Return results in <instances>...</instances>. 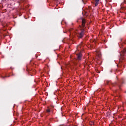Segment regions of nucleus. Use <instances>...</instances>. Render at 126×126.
Returning <instances> with one entry per match:
<instances>
[{"mask_svg":"<svg viewBox=\"0 0 126 126\" xmlns=\"http://www.w3.org/2000/svg\"><path fill=\"white\" fill-rule=\"evenodd\" d=\"M79 48H80V46L78 45L77 47V49H78Z\"/></svg>","mask_w":126,"mask_h":126,"instance_id":"nucleus-9","label":"nucleus"},{"mask_svg":"<svg viewBox=\"0 0 126 126\" xmlns=\"http://www.w3.org/2000/svg\"><path fill=\"white\" fill-rule=\"evenodd\" d=\"M0 77H1V78H3V79H4V78H6V77H7V76H0Z\"/></svg>","mask_w":126,"mask_h":126,"instance_id":"nucleus-7","label":"nucleus"},{"mask_svg":"<svg viewBox=\"0 0 126 126\" xmlns=\"http://www.w3.org/2000/svg\"><path fill=\"white\" fill-rule=\"evenodd\" d=\"M77 61H81V59H82V54L81 53H79L77 55Z\"/></svg>","mask_w":126,"mask_h":126,"instance_id":"nucleus-3","label":"nucleus"},{"mask_svg":"<svg viewBox=\"0 0 126 126\" xmlns=\"http://www.w3.org/2000/svg\"><path fill=\"white\" fill-rule=\"evenodd\" d=\"M83 2H84V0H82Z\"/></svg>","mask_w":126,"mask_h":126,"instance_id":"nucleus-12","label":"nucleus"},{"mask_svg":"<svg viewBox=\"0 0 126 126\" xmlns=\"http://www.w3.org/2000/svg\"><path fill=\"white\" fill-rule=\"evenodd\" d=\"M11 76H15V74L12 73V74L11 75Z\"/></svg>","mask_w":126,"mask_h":126,"instance_id":"nucleus-8","label":"nucleus"},{"mask_svg":"<svg viewBox=\"0 0 126 126\" xmlns=\"http://www.w3.org/2000/svg\"><path fill=\"white\" fill-rule=\"evenodd\" d=\"M124 3H126V0H124Z\"/></svg>","mask_w":126,"mask_h":126,"instance_id":"nucleus-10","label":"nucleus"},{"mask_svg":"<svg viewBox=\"0 0 126 126\" xmlns=\"http://www.w3.org/2000/svg\"><path fill=\"white\" fill-rule=\"evenodd\" d=\"M46 112L47 113V114H50V113H51V110L49 109H46Z\"/></svg>","mask_w":126,"mask_h":126,"instance_id":"nucleus-6","label":"nucleus"},{"mask_svg":"<svg viewBox=\"0 0 126 126\" xmlns=\"http://www.w3.org/2000/svg\"><path fill=\"white\" fill-rule=\"evenodd\" d=\"M94 1H95V2H94L95 6H97V5H98V4H99L100 2V0H94Z\"/></svg>","mask_w":126,"mask_h":126,"instance_id":"nucleus-5","label":"nucleus"},{"mask_svg":"<svg viewBox=\"0 0 126 126\" xmlns=\"http://www.w3.org/2000/svg\"><path fill=\"white\" fill-rule=\"evenodd\" d=\"M111 85H112V86H116V85H118L119 88H121V86L122 85V84H123V82H120L119 84H118V83L117 82H115L114 83H110Z\"/></svg>","mask_w":126,"mask_h":126,"instance_id":"nucleus-2","label":"nucleus"},{"mask_svg":"<svg viewBox=\"0 0 126 126\" xmlns=\"http://www.w3.org/2000/svg\"><path fill=\"white\" fill-rule=\"evenodd\" d=\"M109 83H110V82H107V84H109Z\"/></svg>","mask_w":126,"mask_h":126,"instance_id":"nucleus-11","label":"nucleus"},{"mask_svg":"<svg viewBox=\"0 0 126 126\" xmlns=\"http://www.w3.org/2000/svg\"><path fill=\"white\" fill-rule=\"evenodd\" d=\"M85 24H86V20L82 19V27H83V28L85 27Z\"/></svg>","mask_w":126,"mask_h":126,"instance_id":"nucleus-4","label":"nucleus"},{"mask_svg":"<svg viewBox=\"0 0 126 126\" xmlns=\"http://www.w3.org/2000/svg\"><path fill=\"white\" fill-rule=\"evenodd\" d=\"M10 77V75L8 76V77Z\"/></svg>","mask_w":126,"mask_h":126,"instance_id":"nucleus-13","label":"nucleus"},{"mask_svg":"<svg viewBox=\"0 0 126 126\" xmlns=\"http://www.w3.org/2000/svg\"><path fill=\"white\" fill-rule=\"evenodd\" d=\"M84 29H82L80 31L73 29H71L69 30L70 35H72L73 36L76 35L79 39H81L84 36Z\"/></svg>","mask_w":126,"mask_h":126,"instance_id":"nucleus-1","label":"nucleus"}]
</instances>
